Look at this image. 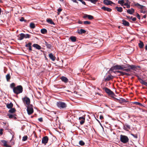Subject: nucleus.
Returning <instances> with one entry per match:
<instances>
[{"label":"nucleus","mask_w":147,"mask_h":147,"mask_svg":"<svg viewBox=\"0 0 147 147\" xmlns=\"http://www.w3.org/2000/svg\"><path fill=\"white\" fill-rule=\"evenodd\" d=\"M57 105L60 109H65L67 107V104L63 102L59 101L57 102Z\"/></svg>","instance_id":"obj_1"},{"label":"nucleus","mask_w":147,"mask_h":147,"mask_svg":"<svg viewBox=\"0 0 147 147\" xmlns=\"http://www.w3.org/2000/svg\"><path fill=\"white\" fill-rule=\"evenodd\" d=\"M120 140L124 144H126L128 142L129 140L128 137L125 135H120Z\"/></svg>","instance_id":"obj_2"},{"label":"nucleus","mask_w":147,"mask_h":147,"mask_svg":"<svg viewBox=\"0 0 147 147\" xmlns=\"http://www.w3.org/2000/svg\"><path fill=\"white\" fill-rule=\"evenodd\" d=\"M27 109V113L29 115L32 114L34 112V109L33 108V106L31 105L26 106Z\"/></svg>","instance_id":"obj_3"},{"label":"nucleus","mask_w":147,"mask_h":147,"mask_svg":"<svg viewBox=\"0 0 147 147\" xmlns=\"http://www.w3.org/2000/svg\"><path fill=\"white\" fill-rule=\"evenodd\" d=\"M22 100L24 104H26L27 106L30 105V101L29 98L28 97H25L22 98Z\"/></svg>","instance_id":"obj_4"},{"label":"nucleus","mask_w":147,"mask_h":147,"mask_svg":"<svg viewBox=\"0 0 147 147\" xmlns=\"http://www.w3.org/2000/svg\"><path fill=\"white\" fill-rule=\"evenodd\" d=\"M104 89L105 92L109 95H111L112 96L115 95V94L114 93L108 88L107 87H105L104 88Z\"/></svg>","instance_id":"obj_5"},{"label":"nucleus","mask_w":147,"mask_h":147,"mask_svg":"<svg viewBox=\"0 0 147 147\" xmlns=\"http://www.w3.org/2000/svg\"><path fill=\"white\" fill-rule=\"evenodd\" d=\"M114 77L113 76L110 74L107 76L106 77L104 78V80L105 81H108L110 80H112L113 78Z\"/></svg>","instance_id":"obj_6"},{"label":"nucleus","mask_w":147,"mask_h":147,"mask_svg":"<svg viewBox=\"0 0 147 147\" xmlns=\"http://www.w3.org/2000/svg\"><path fill=\"white\" fill-rule=\"evenodd\" d=\"M48 140V137L47 136H45L42 138V142L45 145L47 143Z\"/></svg>","instance_id":"obj_7"},{"label":"nucleus","mask_w":147,"mask_h":147,"mask_svg":"<svg viewBox=\"0 0 147 147\" xmlns=\"http://www.w3.org/2000/svg\"><path fill=\"white\" fill-rule=\"evenodd\" d=\"M103 3L104 4L107 5H111V4H114L113 2L108 0H104Z\"/></svg>","instance_id":"obj_8"},{"label":"nucleus","mask_w":147,"mask_h":147,"mask_svg":"<svg viewBox=\"0 0 147 147\" xmlns=\"http://www.w3.org/2000/svg\"><path fill=\"white\" fill-rule=\"evenodd\" d=\"M43 44L45 45V46L47 47V48H48L50 49H51L52 45H51V42H47L46 41H45V43H43Z\"/></svg>","instance_id":"obj_9"},{"label":"nucleus","mask_w":147,"mask_h":147,"mask_svg":"<svg viewBox=\"0 0 147 147\" xmlns=\"http://www.w3.org/2000/svg\"><path fill=\"white\" fill-rule=\"evenodd\" d=\"M79 119L80 120V123L81 125L83 124L85 122V117L83 116L82 117H79Z\"/></svg>","instance_id":"obj_10"},{"label":"nucleus","mask_w":147,"mask_h":147,"mask_svg":"<svg viewBox=\"0 0 147 147\" xmlns=\"http://www.w3.org/2000/svg\"><path fill=\"white\" fill-rule=\"evenodd\" d=\"M134 6H136L138 8L141 9H144V7H145L143 5H141L138 3H135Z\"/></svg>","instance_id":"obj_11"},{"label":"nucleus","mask_w":147,"mask_h":147,"mask_svg":"<svg viewBox=\"0 0 147 147\" xmlns=\"http://www.w3.org/2000/svg\"><path fill=\"white\" fill-rule=\"evenodd\" d=\"M62 81L65 83H67L68 82V79L65 77L62 76L60 78Z\"/></svg>","instance_id":"obj_12"},{"label":"nucleus","mask_w":147,"mask_h":147,"mask_svg":"<svg viewBox=\"0 0 147 147\" xmlns=\"http://www.w3.org/2000/svg\"><path fill=\"white\" fill-rule=\"evenodd\" d=\"M49 56L50 58L52 61H54L55 60L56 58L52 53H49Z\"/></svg>","instance_id":"obj_13"},{"label":"nucleus","mask_w":147,"mask_h":147,"mask_svg":"<svg viewBox=\"0 0 147 147\" xmlns=\"http://www.w3.org/2000/svg\"><path fill=\"white\" fill-rule=\"evenodd\" d=\"M101 9L104 11H107L108 12H111L112 10L111 8L105 7V6L102 7Z\"/></svg>","instance_id":"obj_14"},{"label":"nucleus","mask_w":147,"mask_h":147,"mask_svg":"<svg viewBox=\"0 0 147 147\" xmlns=\"http://www.w3.org/2000/svg\"><path fill=\"white\" fill-rule=\"evenodd\" d=\"M31 45L32 43L31 42H29L28 44H26L25 45V46L26 47L28 48L29 51H31L32 50V47L31 46Z\"/></svg>","instance_id":"obj_15"},{"label":"nucleus","mask_w":147,"mask_h":147,"mask_svg":"<svg viewBox=\"0 0 147 147\" xmlns=\"http://www.w3.org/2000/svg\"><path fill=\"white\" fill-rule=\"evenodd\" d=\"M123 24L125 26H129V24L128 22L126 20H122Z\"/></svg>","instance_id":"obj_16"},{"label":"nucleus","mask_w":147,"mask_h":147,"mask_svg":"<svg viewBox=\"0 0 147 147\" xmlns=\"http://www.w3.org/2000/svg\"><path fill=\"white\" fill-rule=\"evenodd\" d=\"M13 92L17 94H18V86L14 87L13 89Z\"/></svg>","instance_id":"obj_17"},{"label":"nucleus","mask_w":147,"mask_h":147,"mask_svg":"<svg viewBox=\"0 0 147 147\" xmlns=\"http://www.w3.org/2000/svg\"><path fill=\"white\" fill-rule=\"evenodd\" d=\"M127 11L128 13L132 14L134 12L135 10L134 9L131 8V9H128L127 10Z\"/></svg>","instance_id":"obj_18"},{"label":"nucleus","mask_w":147,"mask_h":147,"mask_svg":"<svg viewBox=\"0 0 147 147\" xmlns=\"http://www.w3.org/2000/svg\"><path fill=\"white\" fill-rule=\"evenodd\" d=\"M123 128L126 130H128L130 129V126L127 124H125L123 125Z\"/></svg>","instance_id":"obj_19"},{"label":"nucleus","mask_w":147,"mask_h":147,"mask_svg":"<svg viewBox=\"0 0 147 147\" xmlns=\"http://www.w3.org/2000/svg\"><path fill=\"white\" fill-rule=\"evenodd\" d=\"M86 31L84 29H81L80 30L78 29V32L79 34H82L83 33H85L86 32Z\"/></svg>","instance_id":"obj_20"},{"label":"nucleus","mask_w":147,"mask_h":147,"mask_svg":"<svg viewBox=\"0 0 147 147\" xmlns=\"http://www.w3.org/2000/svg\"><path fill=\"white\" fill-rule=\"evenodd\" d=\"M7 107L9 109H11L12 108L13 106V103L11 102L9 104L7 103L6 104Z\"/></svg>","instance_id":"obj_21"},{"label":"nucleus","mask_w":147,"mask_h":147,"mask_svg":"<svg viewBox=\"0 0 147 147\" xmlns=\"http://www.w3.org/2000/svg\"><path fill=\"white\" fill-rule=\"evenodd\" d=\"M46 21L48 23L51 24H53L54 25L55 24V23L50 18L47 19Z\"/></svg>","instance_id":"obj_22"},{"label":"nucleus","mask_w":147,"mask_h":147,"mask_svg":"<svg viewBox=\"0 0 147 147\" xmlns=\"http://www.w3.org/2000/svg\"><path fill=\"white\" fill-rule=\"evenodd\" d=\"M33 46L34 47L36 48V49L39 50L41 49V48L40 46L36 44H34L33 45Z\"/></svg>","instance_id":"obj_23"},{"label":"nucleus","mask_w":147,"mask_h":147,"mask_svg":"<svg viewBox=\"0 0 147 147\" xmlns=\"http://www.w3.org/2000/svg\"><path fill=\"white\" fill-rule=\"evenodd\" d=\"M69 38L72 42H75L76 41L77 38L74 36H71Z\"/></svg>","instance_id":"obj_24"},{"label":"nucleus","mask_w":147,"mask_h":147,"mask_svg":"<svg viewBox=\"0 0 147 147\" xmlns=\"http://www.w3.org/2000/svg\"><path fill=\"white\" fill-rule=\"evenodd\" d=\"M120 104H122L124 102H127V101L124 98H120Z\"/></svg>","instance_id":"obj_25"},{"label":"nucleus","mask_w":147,"mask_h":147,"mask_svg":"<svg viewBox=\"0 0 147 147\" xmlns=\"http://www.w3.org/2000/svg\"><path fill=\"white\" fill-rule=\"evenodd\" d=\"M115 8L117 9V11L120 12H121L123 11V8L121 7H116Z\"/></svg>","instance_id":"obj_26"},{"label":"nucleus","mask_w":147,"mask_h":147,"mask_svg":"<svg viewBox=\"0 0 147 147\" xmlns=\"http://www.w3.org/2000/svg\"><path fill=\"white\" fill-rule=\"evenodd\" d=\"M128 66V67H130V69L133 70H135V69L136 68V66L134 65H129Z\"/></svg>","instance_id":"obj_27"},{"label":"nucleus","mask_w":147,"mask_h":147,"mask_svg":"<svg viewBox=\"0 0 147 147\" xmlns=\"http://www.w3.org/2000/svg\"><path fill=\"white\" fill-rule=\"evenodd\" d=\"M138 45L140 48H142L144 46V44L142 42L140 41V43L138 44Z\"/></svg>","instance_id":"obj_28"},{"label":"nucleus","mask_w":147,"mask_h":147,"mask_svg":"<svg viewBox=\"0 0 147 147\" xmlns=\"http://www.w3.org/2000/svg\"><path fill=\"white\" fill-rule=\"evenodd\" d=\"M6 79L7 82H9L11 78V76H10L9 74H7L6 76Z\"/></svg>","instance_id":"obj_29"},{"label":"nucleus","mask_w":147,"mask_h":147,"mask_svg":"<svg viewBox=\"0 0 147 147\" xmlns=\"http://www.w3.org/2000/svg\"><path fill=\"white\" fill-rule=\"evenodd\" d=\"M9 110V112L10 113H13L16 111V110L14 108H11Z\"/></svg>","instance_id":"obj_30"},{"label":"nucleus","mask_w":147,"mask_h":147,"mask_svg":"<svg viewBox=\"0 0 147 147\" xmlns=\"http://www.w3.org/2000/svg\"><path fill=\"white\" fill-rule=\"evenodd\" d=\"M41 32L43 34H45L47 33V30L45 28H43L41 30Z\"/></svg>","instance_id":"obj_31"},{"label":"nucleus","mask_w":147,"mask_h":147,"mask_svg":"<svg viewBox=\"0 0 147 147\" xmlns=\"http://www.w3.org/2000/svg\"><path fill=\"white\" fill-rule=\"evenodd\" d=\"M30 27L31 28L34 29L35 27V25L33 23L31 22L30 24Z\"/></svg>","instance_id":"obj_32"},{"label":"nucleus","mask_w":147,"mask_h":147,"mask_svg":"<svg viewBox=\"0 0 147 147\" xmlns=\"http://www.w3.org/2000/svg\"><path fill=\"white\" fill-rule=\"evenodd\" d=\"M25 34L23 33H21L20 34V37L19 38L20 40H22L24 38H25Z\"/></svg>","instance_id":"obj_33"},{"label":"nucleus","mask_w":147,"mask_h":147,"mask_svg":"<svg viewBox=\"0 0 147 147\" xmlns=\"http://www.w3.org/2000/svg\"><path fill=\"white\" fill-rule=\"evenodd\" d=\"M23 91V88L21 85H19V94L21 93Z\"/></svg>","instance_id":"obj_34"},{"label":"nucleus","mask_w":147,"mask_h":147,"mask_svg":"<svg viewBox=\"0 0 147 147\" xmlns=\"http://www.w3.org/2000/svg\"><path fill=\"white\" fill-rule=\"evenodd\" d=\"M124 2V0H119L118 1V3L120 4L122 6L123 5Z\"/></svg>","instance_id":"obj_35"},{"label":"nucleus","mask_w":147,"mask_h":147,"mask_svg":"<svg viewBox=\"0 0 147 147\" xmlns=\"http://www.w3.org/2000/svg\"><path fill=\"white\" fill-rule=\"evenodd\" d=\"M115 70H121V65H115Z\"/></svg>","instance_id":"obj_36"},{"label":"nucleus","mask_w":147,"mask_h":147,"mask_svg":"<svg viewBox=\"0 0 147 147\" xmlns=\"http://www.w3.org/2000/svg\"><path fill=\"white\" fill-rule=\"evenodd\" d=\"M112 97L113 98V99L115 101L120 103V98H117L113 96Z\"/></svg>","instance_id":"obj_37"},{"label":"nucleus","mask_w":147,"mask_h":147,"mask_svg":"<svg viewBox=\"0 0 147 147\" xmlns=\"http://www.w3.org/2000/svg\"><path fill=\"white\" fill-rule=\"evenodd\" d=\"M140 82L142 84L145 85V84L146 83V82H145L144 80H143L142 79H140L139 80Z\"/></svg>","instance_id":"obj_38"},{"label":"nucleus","mask_w":147,"mask_h":147,"mask_svg":"<svg viewBox=\"0 0 147 147\" xmlns=\"http://www.w3.org/2000/svg\"><path fill=\"white\" fill-rule=\"evenodd\" d=\"M79 143L81 146H84L85 144V143L82 140H80L79 142Z\"/></svg>","instance_id":"obj_39"},{"label":"nucleus","mask_w":147,"mask_h":147,"mask_svg":"<svg viewBox=\"0 0 147 147\" xmlns=\"http://www.w3.org/2000/svg\"><path fill=\"white\" fill-rule=\"evenodd\" d=\"M19 20L21 22L24 21L25 23L27 22V20H25L24 18L23 17H21V18Z\"/></svg>","instance_id":"obj_40"},{"label":"nucleus","mask_w":147,"mask_h":147,"mask_svg":"<svg viewBox=\"0 0 147 147\" xmlns=\"http://www.w3.org/2000/svg\"><path fill=\"white\" fill-rule=\"evenodd\" d=\"M83 23L85 25H90L91 23V22L90 21H84Z\"/></svg>","instance_id":"obj_41"},{"label":"nucleus","mask_w":147,"mask_h":147,"mask_svg":"<svg viewBox=\"0 0 147 147\" xmlns=\"http://www.w3.org/2000/svg\"><path fill=\"white\" fill-rule=\"evenodd\" d=\"M1 142H2V143L3 144V146H6L7 144V142L6 141L4 140H1Z\"/></svg>","instance_id":"obj_42"},{"label":"nucleus","mask_w":147,"mask_h":147,"mask_svg":"<svg viewBox=\"0 0 147 147\" xmlns=\"http://www.w3.org/2000/svg\"><path fill=\"white\" fill-rule=\"evenodd\" d=\"M118 73H120V74L118 75L119 76H123L125 75V72L119 71H118Z\"/></svg>","instance_id":"obj_43"},{"label":"nucleus","mask_w":147,"mask_h":147,"mask_svg":"<svg viewBox=\"0 0 147 147\" xmlns=\"http://www.w3.org/2000/svg\"><path fill=\"white\" fill-rule=\"evenodd\" d=\"M7 115L9 116V119H12L14 117V115H12L10 114H8Z\"/></svg>","instance_id":"obj_44"},{"label":"nucleus","mask_w":147,"mask_h":147,"mask_svg":"<svg viewBox=\"0 0 147 147\" xmlns=\"http://www.w3.org/2000/svg\"><path fill=\"white\" fill-rule=\"evenodd\" d=\"M28 139V136H24L22 139V141H26Z\"/></svg>","instance_id":"obj_45"},{"label":"nucleus","mask_w":147,"mask_h":147,"mask_svg":"<svg viewBox=\"0 0 147 147\" xmlns=\"http://www.w3.org/2000/svg\"><path fill=\"white\" fill-rule=\"evenodd\" d=\"M15 84L14 83H12L10 85V87L11 88H13L15 87Z\"/></svg>","instance_id":"obj_46"},{"label":"nucleus","mask_w":147,"mask_h":147,"mask_svg":"<svg viewBox=\"0 0 147 147\" xmlns=\"http://www.w3.org/2000/svg\"><path fill=\"white\" fill-rule=\"evenodd\" d=\"M88 19L90 20H92L94 18L93 16L91 15H88Z\"/></svg>","instance_id":"obj_47"},{"label":"nucleus","mask_w":147,"mask_h":147,"mask_svg":"<svg viewBox=\"0 0 147 147\" xmlns=\"http://www.w3.org/2000/svg\"><path fill=\"white\" fill-rule=\"evenodd\" d=\"M131 135L136 138H138V135L137 134H131Z\"/></svg>","instance_id":"obj_48"},{"label":"nucleus","mask_w":147,"mask_h":147,"mask_svg":"<svg viewBox=\"0 0 147 147\" xmlns=\"http://www.w3.org/2000/svg\"><path fill=\"white\" fill-rule=\"evenodd\" d=\"M62 10V9H61V8H59L58 9H57V11H58V12H57V14L58 15H59V13H60V12Z\"/></svg>","instance_id":"obj_49"},{"label":"nucleus","mask_w":147,"mask_h":147,"mask_svg":"<svg viewBox=\"0 0 147 147\" xmlns=\"http://www.w3.org/2000/svg\"><path fill=\"white\" fill-rule=\"evenodd\" d=\"M25 38H30V36L28 34H25Z\"/></svg>","instance_id":"obj_50"},{"label":"nucleus","mask_w":147,"mask_h":147,"mask_svg":"<svg viewBox=\"0 0 147 147\" xmlns=\"http://www.w3.org/2000/svg\"><path fill=\"white\" fill-rule=\"evenodd\" d=\"M98 1V0H91V2L94 4H95Z\"/></svg>","instance_id":"obj_51"},{"label":"nucleus","mask_w":147,"mask_h":147,"mask_svg":"<svg viewBox=\"0 0 147 147\" xmlns=\"http://www.w3.org/2000/svg\"><path fill=\"white\" fill-rule=\"evenodd\" d=\"M115 69V66L112 67L109 69V71H113Z\"/></svg>","instance_id":"obj_52"},{"label":"nucleus","mask_w":147,"mask_h":147,"mask_svg":"<svg viewBox=\"0 0 147 147\" xmlns=\"http://www.w3.org/2000/svg\"><path fill=\"white\" fill-rule=\"evenodd\" d=\"M121 70H123L124 69V68H126V67H125V65H121Z\"/></svg>","instance_id":"obj_53"},{"label":"nucleus","mask_w":147,"mask_h":147,"mask_svg":"<svg viewBox=\"0 0 147 147\" xmlns=\"http://www.w3.org/2000/svg\"><path fill=\"white\" fill-rule=\"evenodd\" d=\"M38 120L40 122H42L43 121V119L42 117L39 118Z\"/></svg>","instance_id":"obj_54"},{"label":"nucleus","mask_w":147,"mask_h":147,"mask_svg":"<svg viewBox=\"0 0 147 147\" xmlns=\"http://www.w3.org/2000/svg\"><path fill=\"white\" fill-rule=\"evenodd\" d=\"M137 14V17L138 19L140 20V15L138 13H136Z\"/></svg>","instance_id":"obj_55"},{"label":"nucleus","mask_w":147,"mask_h":147,"mask_svg":"<svg viewBox=\"0 0 147 147\" xmlns=\"http://www.w3.org/2000/svg\"><path fill=\"white\" fill-rule=\"evenodd\" d=\"M127 2H129V4L127 6V7L128 8H129L130 7V2L128 0H127Z\"/></svg>","instance_id":"obj_56"},{"label":"nucleus","mask_w":147,"mask_h":147,"mask_svg":"<svg viewBox=\"0 0 147 147\" xmlns=\"http://www.w3.org/2000/svg\"><path fill=\"white\" fill-rule=\"evenodd\" d=\"M123 70L126 71L127 72H129L130 71V69L129 68L128 69H125Z\"/></svg>","instance_id":"obj_57"},{"label":"nucleus","mask_w":147,"mask_h":147,"mask_svg":"<svg viewBox=\"0 0 147 147\" xmlns=\"http://www.w3.org/2000/svg\"><path fill=\"white\" fill-rule=\"evenodd\" d=\"M88 15H87V14H85L83 16V18H88Z\"/></svg>","instance_id":"obj_58"},{"label":"nucleus","mask_w":147,"mask_h":147,"mask_svg":"<svg viewBox=\"0 0 147 147\" xmlns=\"http://www.w3.org/2000/svg\"><path fill=\"white\" fill-rule=\"evenodd\" d=\"M80 1L84 5H86V3L85 2L83 1L82 0H80Z\"/></svg>","instance_id":"obj_59"},{"label":"nucleus","mask_w":147,"mask_h":147,"mask_svg":"<svg viewBox=\"0 0 147 147\" xmlns=\"http://www.w3.org/2000/svg\"><path fill=\"white\" fill-rule=\"evenodd\" d=\"M3 129H0V134L1 135L3 134L2 131H3Z\"/></svg>","instance_id":"obj_60"},{"label":"nucleus","mask_w":147,"mask_h":147,"mask_svg":"<svg viewBox=\"0 0 147 147\" xmlns=\"http://www.w3.org/2000/svg\"><path fill=\"white\" fill-rule=\"evenodd\" d=\"M135 103L136 104L138 105H141L142 104L141 103H140V102H135Z\"/></svg>","instance_id":"obj_61"},{"label":"nucleus","mask_w":147,"mask_h":147,"mask_svg":"<svg viewBox=\"0 0 147 147\" xmlns=\"http://www.w3.org/2000/svg\"><path fill=\"white\" fill-rule=\"evenodd\" d=\"M135 76H136L137 78H138V80H139V79H141V78H140L139 76H138V75H137V74H136L135 75Z\"/></svg>","instance_id":"obj_62"},{"label":"nucleus","mask_w":147,"mask_h":147,"mask_svg":"<svg viewBox=\"0 0 147 147\" xmlns=\"http://www.w3.org/2000/svg\"><path fill=\"white\" fill-rule=\"evenodd\" d=\"M100 119H101V120H102L103 119H104V117H103V116L102 115H100Z\"/></svg>","instance_id":"obj_63"},{"label":"nucleus","mask_w":147,"mask_h":147,"mask_svg":"<svg viewBox=\"0 0 147 147\" xmlns=\"http://www.w3.org/2000/svg\"><path fill=\"white\" fill-rule=\"evenodd\" d=\"M136 20V18H135V17H134V18H133L132 19V20L133 21H135Z\"/></svg>","instance_id":"obj_64"}]
</instances>
